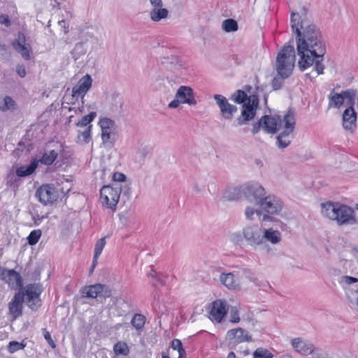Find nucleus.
I'll use <instances>...</instances> for the list:
<instances>
[{
    "label": "nucleus",
    "instance_id": "obj_1",
    "mask_svg": "<svg viewBox=\"0 0 358 358\" xmlns=\"http://www.w3.org/2000/svg\"><path fill=\"white\" fill-rule=\"evenodd\" d=\"M308 10L303 7L300 13L292 12L291 28L296 36V50L299 56L298 62L301 71H303L314 65L317 75L324 73L322 64L326 53V45L322 33L307 16Z\"/></svg>",
    "mask_w": 358,
    "mask_h": 358
},
{
    "label": "nucleus",
    "instance_id": "obj_2",
    "mask_svg": "<svg viewBox=\"0 0 358 358\" xmlns=\"http://www.w3.org/2000/svg\"><path fill=\"white\" fill-rule=\"evenodd\" d=\"M263 129L268 133L280 131L277 136V145L279 148H285L291 143L292 133L295 128L296 119L292 110H289L282 119L280 115H264L262 117Z\"/></svg>",
    "mask_w": 358,
    "mask_h": 358
},
{
    "label": "nucleus",
    "instance_id": "obj_3",
    "mask_svg": "<svg viewBox=\"0 0 358 358\" xmlns=\"http://www.w3.org/2000/svg\"><path fill=\"white\" fill-rule=\"evenodd\" d=\"M256 90L257 94H251L248 96L244 91L239 90L234 92L230 98L235 103H243L241 114L236 120L238 125L239 126L247 124V122L252 120L256 115L259 105L258 94L259 91H262V90L259 87H257Z\"/></svg>",
    "mask_w": 358,
    "mask_h": 358
},
{
    "label": "nucleus",
    "instance_id": "obj_4",
    "mask_svg": "<svg viewBox=\"0 0 358 358\" xmlns=\"http://www.w3.org/2000/svg\"><path fill=\"white\" fill-rule=\"evenodd\" d=\"M322 214L325 217L336 221L339 225L355 222L354 210L338 202L329 201L321 204Z\"/></svg>",
    "mask_w": 358,
    "mask_h": 358
},
{
    "label": "nucleus",
    "instance_id": "obj_5",
    "mask_svg": "<svg viewBox=\"0 0 358 358\" xmlns=\"http://www.w3.org/2000/svg\"><path fill=\"white\" fill-rule=\"evenodd\" d=\"M296 62L295 50L293 45L283 46L278 52L274 69L276 72L285 77H289L293 72Z\"/></svg>",
    "mask_w": 358,
    "mask_h": 358
},
{
    "label": "nucleus",
    "instance_id": "obj_6",
    "mask_svg": "<svg viewBox=\"0 0 358 358\" xmlns=\"http://www.w3.org/2000/svg\"><path fill=\"white\" fill-rule=\"evenodd\" d=\"M122 187L119 184L105 185L100 190V199L102 204L113 210L116 209L120 199Z\"/></svg>",
    "mask_w": 358,
    "mask_h": 358
},
{
    "label": "nucleus",
    "instance_id": "obj_7",
    "mask_svg": "<svg viewBox=\"0 0 358 358\" xmlns=\"http://www.w3.org/2000/svg\"><path fill=\"white\" fill-rule=\"evenodd\" d=\"M98 124L101 129V141L103 145L106 148H111L115 143L116 124L114 120L108 117L99 119Z\"/></svg>",
    "mask_w": 358,
    "mask_h": 358
},
{
    "label": "nucleus",
    "instance_id": "obj_8",
    "mask_svg": "<svg viewBox=\"0 0 358 358\" xmlns=\"http://www.w3.org/2000/svg\"><path fill=\"white\" fill-rule=\"evenodd\" d=\"M197 103L192 87L185 85H181L177 90L174 99L171 101L168 107L171 109H175L179 107L180 104H188L194 106Z\"/></svg>",
    "mask_w": 358,
    "mask_h": 358
},
{
    "label": "nucleus",
    "instance_id": "obj_9",
    "mask_svg": "<svg viewBox=\"0 0 358 358\" xmlns=\"http://www.w3.org/2000/svg\"><path fill=\"white\" fill-rule=\"evenodd\" d=\"M243 236L247 244L253 249L263 245V228L257 224L243 227Z\"/></svg>",
    "mask_w": 358,
    "mask_h": 358
},
{
    "label": "nucleus",
    "instance_id": "obj_10",
    "mask_svg": "<svg viewBox=\"0 0 358 358\" xmlns=\"http://www.w3.org/2000/svg\"><path fill=\"white\" fill-rule=\"evenodd\" d=\"M243 194L247 200L259 206L266 195V192L262 185L252 182L243 185Z\"/></svg>",
    "mask_w": 358,
    "mask_h": 358
},
{
    "label": "nucleus",
    "instance_id": "obj_11",
    "mask_svg": "<svg viewBox=\"0 0 358 358\" xmlns=\"http://www.w3.org/2000/svg\"><path fill=\"white\" fill-rule=\"evenodd\" d=\"M355 96L356 91L354 90H344L341 93L335 92L334 90H332L328 95V108H340L343 106L345 99H348L350 104L354 105Z\"/></svg>",
    "mask_w": 358,
    "mask_h": 358
},
{
    "label": "nucleus",
    "instance_id": "obj_12",
    "mask_svg": "<svg viewBox=\"0 0 358 358\" xmlns=\"http://www.w3.org/2000/svg\"><path fill=\"white\" fill-rule=\"evenodd\" d=\"M283 202L273 194L266 195L259 206L268 214L278 215L283 208Z\"/></svg>",
    "mask_w": 358,
    "mask_h": 358
},
{
    "label": "nucleus",
    "instance_id": "obj_13",
    "mask_svg": "<svg viewBox=\"0 0 358 358\" xmlns=\"http://www.w3.org/2000/svg\"><path fill=\"white\" fill-rule=\"evenodd\" d=\"M42 288L38 284H29L26 286L24 294L27 296L29 307L32 310H37L41 305L40 295Z\"/></svg>",
    "mask_w": 358,
    "mask_h": 358
},
{
    "label": "nucleus",
    "instance_id": "obj_14",
    "mask_svg": "<svg viewBox=\"0 0 358 358\" xmlns=\"http://www.w3.org/2000/svg\"><path fill=\"white\" fill-rule=\"evenodd\" d=\"M36 196L41 203L48 205L55 201L59 195L53 185L46 184L41 185L36 190Z\"/></svg>",
    "mask_w": 358,
    "mask_h": 358
},
{
    "label": "nucleus",
    "instance_id": "obj_15",
    "mask_svg": "<svg viewBox=\"0 0 358 358\" xmlns=\"http://www.w3.org/2000/svg\"><path fill=\"white\" fill-rule=\"evenodd\" d=\"M92 84V79L89 74L82 77L78 83L72 89V98L78 99H81V102L84 103V97L90 90Z\"/></svg>",
    "mask_w": 358,
    "mask_h": 358
},
{
    "label": "nucleus",
    "instance_id": "obj_16",
    "mask_svg": "<svg viewBox=\"0 0 358 358\" xmlns=\"http://www.w3.org/2000/svg\"><path fill=\"white\" fill-rule=\"evenodd\" d=\"M0 280L7 283L12 289L22 287L21 275L14 269L0 267Z\"/></svg>",
    "mask_w": 358,
    "mask_h": 358
},
{
    "label": "nucleus",
    "instance_id": "obj_17",
    "mask_svg": "<svg viewBox=\"0 0 358 358\" xmlns=\"http://www.w3.org/2000/svg\"><path fill=\"white\" fill-rule=\"evenodd\" d=\"M214 99L220 109L222 117L226 120H231L234 114L238 110L237 107L229 103L227 98L221 94H215Z\"/></svg>",
    "mask_w": 358,
    "mask_h": 358
},
{
    "label": "nucleus",
    "instance_id": "obj_18",
    "mask_svg": "<svg viewBox=\"0 0 358 358\" xmlns=\"http://www.w3.org/2000/svg\"><path fill=\"white\" fill-rule=\"evenodd\" d=\"M343 127L350 133H352L357 127V113L355 110L353 105L347 108L342 115Z\"/></svg>",
    "mask_w": 358,
    "mask_h": 358
},
{
    "label": "nucleus",
    "instance_id": "obj_19",
    "mask_svg": "<svg viewBox=\"0 0 358 358\" xmlns=\"http://www.w3.org/2000/svg\"><path fill=\"white\" fill-rule=\"evenodd\" d=\"M150 2L152 7L149 13L152 21L159 22L167 17L169 11L166 8L162 7V0H150Z\"/></svg>",
    "mask_w": 358,
    "mask_h": 358
},
{
    "label": "nucleus",
    "instance_id": "obj_20",
    "mask_svg": "<svg viewBox=\"0 0 358 358\" xmlns=\"http://www.w3.org/2000/svg\"><path fill=\"white\" fill-rule=\"evenodd\" d=\"M12 45L24 59H30L31 48L27 44L25 35L22 32H18L17 38L13 41Z\"/></svg>",
    "mask_w": 358,
    "mask_h": 358
},
{
    "label": "nucleus",
    "instance_id": "obj_21",
    "mask_svg": "<svg viewBox=\"0 0 358 358\" xmlns=\"http://www.w3.org/2000/svg\"><path fill=\"white\" fill-rule=\"evenodd\" d=\"M24 299V293L19 292L14 295L13 298L9 302V313L12 315L13 320H15L22 315Z\"/></svg>",
    "mask_w": 358,
    "mask_h": 358
},
{
    "label": "nucleus",
    "instance_id": "obj_22",
    "mask_svg": "<svg viewBox=\"0 0 358 358\" xmlns=\"http://www.w3.org/2000/svg\"><path fill=\"white\" fill-rule=\"evenodd\" d=\"M228 339L234 344L252 341V336L242 328L233 329L227 331Z\"/></svg>",
    "mask_w": 358,
    "mask_h": 358
},
{
    "label": "nucleus",
    "instance_id": "obj_23",
    "mask_svg": "<svg viewBox=\"0 0 358 358\" xmlns=\"http://www.w3.org/2000/svg\"><path fill=\"white\" fill-rule=\"evenodd\" d=\"M291 344L294 350L302 355H311L315 348L311 342L303 338L292 339Z\"/></svg>",
    "mask_w": 358,
    "mask_h": 358
},
{
    "label": "nucleus",
    "instance_id": "obj_24",
    "mask_svg": "<svg viewBox=\"0 0 358 358\" xmlns=\"http://www.w3.org/2000/svg\"><path fill=\"white\" fill-rule=\"evenodd\" d=\"M227 310L226 303L224 301L217 300L212 304V308L210 312V318L211 320L220 322L223 317L226 315Z\"/></svg>",
    "mask_w": 358,
    "mask_h": 358
},
{
    "label": "nucleus",
    "instance_id": "obj_25",
    "mask_svg": "<svg viewBox=\"0 0 358 358\" xmlns=\"http://www.w3.org/2000/svg\"><path fill=\"white\" fill-rule=\"evenodd\" d=\"M243 194V185L240 187H230L227 188L220 198L222 201H233L241 199Z\"/></svg>",
    "mask_w": 358,
    "mask_h": 358
},
{
    "label": "nucleus",
    "instance_id": "obj_26",
    "mask_svg": "<svg viewBox=\"0 0 358 358\" xmlns=\"http://www.w3.org/2000/svg\"><path fill=\"white\" fill-rule=\"evenodd\" d=\"M282 240V234L273 228L263 229V244L269 242L273 245L278 244Z\"/></svg>",
    "mask_w": 358,
    "mask_h": 358
},
{
    "label": "nucleus",
    "instance_id": "obj_27",
    "mask_svg": "<svg viewBox=\"0 0 358 358\" xmlns=\"http://www.w3.org/2000/svg\"><path fill=\"white\" fill-rule=\"evenodd\" d=\"M245 215L246 219L248 220H254V219H255L254 215H257L258 217L259 220L262 222L266 221L270 218L269 215H266V214H264V215L262 214V209L261 210L255 209V208L251 207V206H248L245 208Z\"/></svg>",
    "mask_w": 358,
    "mask_h": 358
},
{
    "label": "nucleus",
    "instance_id": "obj_28",
    "mask_svg": "<svg viewBox=\"0 0 358 358\" xmlns=\"http://www.w3.org/2000/svg\"><path fill=\"white\" fill-rule=\"evenodd\" d=\"M17 108L15 101L9 96L2 97L0 96V110L6 112L8 110H15Z\"/></svg>",
    "mask_w": 358,
    "mask_h": 358
},
{
    "label": "nucleus",
    "instance_id": "obj_29",
    "mask_svg": "<svg viewBox=\"0 0 358 358\" xmlns=\"http://www.w3.org/2000/svg\"><path fill=\"white\" fill-rule=\"evenodd\" d=\"M220 281L225 287L231 289H234L238 286V282L232 273H222L220 275Z\"/></svg>",
    "mask_w": 358,
    "mask_h": 358
},
{
    "label": "nucleus",
    "instance_id": "obj_30",
    "mask_svg": "<svg viewBox=\"0 0 358 358\" xmlns=\"http://www.w3.org/2000/svg\"><path fill=\"white\" fill-rule=\"evenodd\" d=\"M38 166V162L34 160L29 165L24 166H22L16 169V173L20 177H25L31 175L36 170Z\"/></svg>",
    "mask_w": 358,
    "mask_h": 358
},
{
    "label": "nucleus",
    "instance_id": "obj_31",
    "mask_svg": "<svg viewBox=\"0 0 358 358\" xmlns=\"http://www.w3.org/2000/svg\"><path fill=\"white\" fill-rule=\"evenodd\" d=\"M58 156V152L55 150H46L43 154L42 157L40 158L38 162H41L45 165H50L52 164Z\"/></svg>",
    "mask_w": 358,
    "mask_h": 358
},
{
    "label": "nucleus",
    "instance_id": "obj_32",
    "mask_svg": "<svg viewBox=\"0 0 358 358\" xmlns=\"http://www.w3.org/2000/svg\"><path fill=\"white\" fill-rule=\"evenodd\" d=\"M101 284H95L94 285L86 286L83 289V295L85 297L95 299L99 296Z\"/></svg>",
    "mask_w": 358,
    "mask_h": 358
},
{
    "label": "nucleus",
    "instance_id": "obj_33",
    "mask_svg": "<svg viewBox=\"0 0 358 358\" xmlns=\"http://www.w3.org/2000/svg\"><path fill=\"white\" fill-rule=\"evenodd\" d=\"M20 176L13 171H10L6 176V185L16 191L20 185Z\"/></svg>",
    "mask_w": 358,
    "mask_h": 358
},
{
    "label": "nucleus",
    "instance_id": "obj_34",
    "mask_svg": "<svg viewBox=\"0 0 358 358\" xmlns=\"http://www.w3.org/2000/svg\"><path fill=\"white\" fill-rule=\"evenodd\" d=\"M113 351L116 355L127 356L129 354V348L124 341H119L113 346Z\"/></svg>",
    "mask_w": 358,
    "mask_h": 358
},
{
    "label": "nucleus",
    "instance_id": "obj_35",
    "mask_svg": "<svg viewBox=\"0 0 358 358\" xmlns=\"http://www.w3.org/2000/svg\"><path fill=\"white\" fill-rule=\"evenodd\" d=\"M92 125L87 127L84 131H78V141L83 143H88L92 139Z\"/></svg>",
    "mask_w": 358,
    "mask_h": 358
},
{
    "label": "nucleus",
    "instance_id": "obj_36",
    "mask_svg": "<svg viewBox=\"0 0 358 358\" xmlns=\"http://www.w3.org/2000/svg\"><path fill=\"white\" fill-rule=\"evenodd\" d=\"M106 245V239L105 238H101L99 239L95 245L94 248V255L93 258V266H95L97 263V259L101 255L103 248Z\"/></svg>",
    "mask_w": 358,
    "mask_h": 358
},
{
    "label": "nucleus",
    "instance_id": "obj_37",
    "mask_svg": "<svg viewBox=\"0 0 358 358\" xmlns=\"http://www.w3.org/2000/svg\"><path fill=\"white\" fill-rule=\"evenodd\" d=\"M145 317L143 315L138 313L133 316L131 321L132 326L137 330L143 329L145 325Z\"/></svg>",
    "mask_w": 358,
    "mask_h": 358
},
{
    "label": "nucleus",
    "instance_id": "obj_38",
    "mask_svg": "<svg viewBox=\"0 0 358 358\" xmlns=\"http://www.w3.org/2000/svg\"><path fill=\"white\" fill-rule=\"evenodd\" d=\"M222 27L227 32L235 31L238 29V23L233 19H227L222 22Z\"/></svg>",
    "mask_w": 358,
    "mask_h": 358
},
{
    "label": "nucleus",
    "instance_id": "obj_39",
    "mask_svg": "<svg viewBox=\"0 0 358 358\" xmlns=\"http://www.w3.org/2000/svg\"><path fill=\"white\" fill-rule=\"evenodd\" d=\"M96 116V112H91L88 115L82 117V119L76 123L78 127H88Z\"/></svg>",
    "mask_w": 358,
    "mask_h": 358
},
{
    "label": "nucleus",
    "instance_id": "obj_40",
    "mask_svg": "<svg viewBox=\"0 0 358 358\" xmlns=\"http://www.w3.org/2000/svg\"><path fill=\"white\" fill-rule=\"evenodd\" d=\"M288 78L289 77L283 76L277 73V75L273 78L271 82V87L273 90H278L280 89L284 84V80Z\"/></svg>",
    "mask_w": 358,
    "mask_h": 358
},
{
    "label": "nucleus",
    "instance_id": "obj_41",
    "mask_svg": "<svg viewBox=\"0 0 358 358\" xmlns=\"http://www.w3.org/2000/svg\"><path fill=\"white\" fill-rule=\"evenodd\" d=\"M253 358H273V355L268 350L259 348L252 354Z\"/></svg>",
    "mask_w": 358,
    "mask_h": 358
},
{
    "label": "nucleus",
    "instance_id": "obj_42",
    "mask_svg": "<svg viewBox=\"0 0 358 358\" xmlns=\"http://www.w3.org/2000/svg\"><path fill=\"white\" fill-rule=\"evenodd\" d=\"M41 229H35L29 234L27 240L28 243L31 245H34L38 243L40 237L41 236Z\"/></svg>",
    "mask_w": 358,
    "mask_h": 358
},
{
    "label": "nucleus",
    "instance_id": "obj_43",
    "mask_svg": "<svg viewBox=\"0 0 358 358\" xmlns=\"http://www.w3.org/2000/svg\"><path fill=\"white\" fill-rule=\"evenodd\" d=\"M338 282L345 288L347 285L357 282L358 278L348 275H343L340 278Z\"/></svg>",
    "mask_w": 358,
    "mask_h": 358
},
{
    "label": "nucleus",
    "instance_id": "obj_44",
    "mask_svg": "<svg viewBox=\"0 0 358 358\" xmlns=\"http://www.w3.org/2000/svg\"><path fill=\"white\" fill-rule=\"evenodd\" d=\"M252 282L257 287H260L264 291L271 289V287L268 282L259 280L257 276L255 278L252 279Z\"/></svg>",
    "mask_w": 358,
    "mask_h": 358
},
{
    "label": "nucleus",
    "instance_id": "obj_45",
    "mask_svg": "<svg viewBox=\"0 0 358 358\" xmlns=\"http://www.w3.org/2000/svg\"><path fill=\"white\" fill-rule=\"evenodd\" d=\"M25 347V344L22 343H20L17 341H10L8 346V350L10 353H14L15 352L22 350Z\"/></svg>",
    "mask_w": 358,
    "mask_h": 358
},
{
    "label": "nucleus",
    "instance_id": "obj_46",
    "mask_svg": "<svg viewBox=\"0 0 358 358\" xmlns=\"http://www.w3.org/2000/svg\"><path fill=\"white\" fill-rule=\"evenodd\" d=\"M148 276L155 280L153 282V285L155 286L158 285H164L165 284V280L163 279L159 275L157 274L154 271H152L150 273H148Z\"/></svg>",
    "mask_w": 358,
    "mask_h": 358
},
{
    "label": "nucleus",
    "instance_id": "obj_47",
    "mask_svg": "<svg viewBox=\"0 0 358 358\" xmlns=\"http://www.w3.org/2000/svg\"><path fill=\"white\" fill-rule=\"evenodd\" d=\"M311 355L313 358H332L326 352L315 348H314Z\"/></svg>",
    "mask_w": 358,
    "mask_h": 358
},
{
    "label": "nucleus",
    "instance_id": "obj_48",
    "mask_svg": "<svg viewBox=\"0 0 358 358\" xmlns=\"http://www.w3.org/2000/svg\"><path fill=\"white\" fill-rule=\"evenodd\" d=\"M99 296L103 297V298H108L111 296V289L110 287L106 285H101V288L99 289Z\"/></svg>",
    "mask_w": 358,
    "mask_h": 358
},
{
    "label": "nucleus",
    "instance_id": "obj_49",
    "mask_svg": "<svg viewBox=\"0 0 358 358\" xmlns=\"http://www.w3.org/2000/svg\"><path fill=\"white\" fill-rule=\"evenodd\" d=\"M171 348H173V350H177L178 352V354L185 351V350L182 347L181 341L177 338H175L172 341Z\"/></svg>",
    "mask_w": 358,
    "mask_h": 358
},
{
    "label": "nucleus",
    "instance_id": "obj_50",
    "mask_svg": "<svg viewBox=\"0 0 358 358\" xmlns=\"http://www.w3.org/2000/svg\"><path fill=\"white\" fill-rule=\"evenodd\" d=\"M231 241L236 245H241L245 241L243 236V232L241 234L240 233H235L231 235Z\"/></svg>",
    "mask_w": 358,
    "mask_h": 358
},
{
    "label": "nucleus",
    "instance_id": "obj_51",
    "mask_svg": "<svg viewBox=\"0 0 358 358\" xmlns=\"http://www.w3.org/2000/svg\"><path fill=\"white\" fill-rule=\"evenodd\" d=\"M0 24L5 25L6 27H9L11 25V21L8 15H0Z\"/></svg>",
    "mask_w": 358,
    "mask_h": 358
},
{
    "label": "nucleus",
    "instance_id": "obj_52",
    "mask_svg": "<svg viewBox=\"0 0 358 358\" xmlns=\"http://www.w3.org/2000/svg\"><path fill=\"white\" fill-rule=\"evenodd\" d=\"M113 180L115 182H124L126 180V176L122 173L116 172L113 175Z\"/></svg>",
    "mask_w": 358,
    "mask_h": 358
},
{
    "label": "nucleus",
    "instance_id": "obj_53",
    "mask_svg": "<svg viewBox=\"0 0 358 358\" xmlns=\"http://www.w3.org/2000/svg\"><path fill=\"white\" fill-rule=\"evenodd\" d=\"M45 339L47 341L48 344L50 345L52 348H55L56 344L55 341L52 339L51 335L48 331H45L43 334Z\"/></svg>",
    "mask_w": 358,
    "mask_h": 358
},
{
    "label": "nucleus",
    "instance_id": "obj_54",
    "mask_svg": "<svg viewBox=\"0 0 358 358\" xmlns=\"http://www.w3.org/2000/svg\"><path fill=\"white\" fill-rule=\"evenodd\" d=\"M77 52L80 55L85 54V51H84V48H83V43H78L76 45V46L73 50V53L76 54Z\"/></svg>",
    "mask_w": 358,
    "mask_h": 358
},
{
    "label": "nucleus",
    "instance_id": "obj_55",
    "mask_svg": "<svg viewBox=\"0 0 358 358\" xmlns=\"http://www.w3.org/2000/svg\"><path fill=\"white\" fill-rule=\"evenodd\" d=\"M230 320L231 322H234V323H237L240 321L238 311L236 309L231 311Z\"/></svg>",
    "mask_w": 358,
    "mask_h": 358
},
{
    "label": "nucleus",
    "instance_id": "obj_56",
    "mask_svg": "<svg viewBox=\"0 0 358 358\" xmlns=\"http://www.w3.org/2000/svg\"><path fill=\"white\" fill-rule=\"evenodd\" d=\"M150 148L148 146H144L138 150V154L141 157H145L150 152Z\"/></svg>",
    "mask_w": 358,
    "mask_h": 358
},
{
    "label": "nucleus",
    "instance_id": "obj_57",
    "mask_svg": "<svg viewBox=\"0 0 358 358\" xmlns=\"http://www.w3.org/2000/svg\"><path fill=\"white\" fill-rule=\"evenodd\" d=\"M16 71L21 78H24L26 76V69L22 65L17 66Z\"/></svg>",
    "mask_w": 358,
    "mask_h": 358
},
{
    "label": "nucleus",
    "instance_id": "obj_58",
    "mask_svg": "<svg viewBox=\"0 0 358 358\" xmlns=\"http://www.w3.org/2000/svg\"><path fill=\"white\" fill-rule=\"evenodd\" d=\"M261 127H263V121H262V118L259 120L258 122L253 124L252 133H257L259 131Z\"/></svg>",
    "mask_w": 358,
    "mask_h": 358
},
{
    "label": "nucleus",
    "instance_id": "obj_59",
    "mask_svg": "<svg viewBox=\"0 0 358 358\" xmlns=\"http://www.w3.org/2000/svg\"><path fill=\"white\" fill-rule=\"evenodd\" d=\"M244 274L252 282V278H255L256 275L250 270H245Z\"/></svg>",
    "mask_w": 358,
    "mask_h": 358
},
{
    "label": "nucleus",
    "instance_id": "obj_60",
    "mask_svg": "<svg viewBox=\"0 0 358 358\" xmlns=\"http://www.w3.org/2000/svg\"><path fill=\"white\" fill-rule=\"evenodd\" d=\"M59 24L61 26H63L64 28V33H68L69 31V24H67L65 20H60L59 21Z\"/></svg>",
    "mask_w": 358,
    "mask_h": 358
},
{
    "label": "nucleus",
    "instance_id": "obj_61",
    "mask_svg": "<svg viewBox=\"0 0 358 358\" xmlns=\"http://www.w3.org/2000/svg\"><path fill=\"white\" fill-rule=\"evenodd\" d=\"M178 358H187L186 351L182 352L178 354Z\"/></svg>",
    "mask_w": 358,
    "mask_h": 358
},
{
    "label": "nucleus",
    "instance_id": "obj_62",
    "mask_svg": "<svg viewBox=\"0 0 358 358\" xmlns=\"http://www.w3.org/2000/svg\"><path fill=\"white\" fill-rule=\"evenodd\" d=\"M236 354L234 352H230L227 356V358H236Z\"/></svg>",
    "mask_w": 358,
    "mask_h": 358
},
{
    "label": "nucleus",
    "instance_id": "obj_63",
    "mask_svg": "<svg viewBox=\"0 0 358 358\" xmlns=\"http://www.w3.org/2000/svg\"><path fill=\"white\" fill-rule=\"evenodd\" d=\"M69 111L74 110V111H75V113H77V111H78V110L79 112H80V113L83 111V110H82L80 108H78V109H75V108H69Z\"/></svg>",
    "mask_w": 358,
    "mask_h": 358
},
{
    "label": "nucleus",
    "instance_id": "obj_64",
    "mask_svg": "<svg viewBox=\"0 0 358 358\" xmlns=\"http://www.w3.org/2000/svg\"><path fill=\"white\" fill-rule=\"evenodd\" d=\"M162 358H170L169 355L165 352H162Z\"/></svg>",
    "mask_w": 358,
    "mask_h": 358
}]
</instances>
